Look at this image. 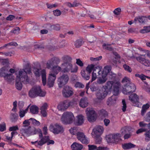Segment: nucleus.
Returning a JSON list of instances; mask_svg holds the SVG:
<instances>
[{
    "label": "nucleus",
    "instance_id": "nucleus-29",
    "mask_svg": "<svg viewBox=\"0 0 150 150\" xmlns=\"http://www.w3.org/2000/svg\"><path fill=\"white\" fill-rule=\"evenodd\" d=\"M136 145L130 142L125 143L122 145L123 148L124 149H129L132 148H134Z\"/></svg>",
    "mask_w": 150,
    "mask_h": 150
},
{
    "label": "nucleus",
    "instance_id": "nucleus-59",
    "mask_svg": "<svg viewBox=\"0 0 150 150\" xmlns=\"http://www.w3.org/2000/svg\"><path fill=\"white\" fill-rule=\"evenodd\" d=\"M84 87V85L80 82H77L76 83V87L83 88Z\"/></svg>",
    "mask_w": 150,
    "mask_h": 150
},
{
    "label": "nucleus",
    "instance_id": "nucleus-61",
    "mask_svg": "<svg viewBox=\"0 0 150 150\" xmlns=\"http://www.w3.org/2000/svg\"><path fill=\"white\" fill-rule=\"evenodd\" d=\"M121 11V8H118L114 11L113 13L115 14L118 15L120 14Z\"/></svg>",
    "mask_w": 150,
    "mask_h": 150
},
{
    "label": "nucleus",
    "instance_id": "nucleus-52",
    "mask_svg": "<svg viewBox=\"0 0 150 150\" xmlns=\"http://www.w3.org/2000/svg\"><path fill=\"white\" fill-rule=\"evenodd\" d=\"M123 67L125 70L129 72H131L132 71V69L131 67L127 64H124L123 66Z\"/></svg>",
    "mask_w": 150,
    "mask_h": 150
},
{
    "label": "nucleus",
    "instance_id": "nucleus-22",
    "mask_svg": "<svg viewBox=\"0 0 150 150\" xmlns=\"http://www.w3.org/2000/svg\"><path fill=\"white\" fill-rule=\"evenodd\" d=\"M88 98L85 97L81 99L79 105L81 107L84 108L88 106Z\"/></svg>",
    "mask_w": 150,
    "mask_h": 150
},
{
    "label": "nucleus",
    "instance_id": "nucleus-60",
    "mask_svg": "<svg viewBox=\"0 0 150 150\" xmlns=\"http://www.w3.org/2000/svg\"><path fill=\"white\" fill-rule=\"evenodd\" d=\"M34 49L35 50H43L44 48V47L43 46L40 45H36L34 46Z\"/></svg>",
    "mask_w": 150,
    "mask_h": 150
},
{
    "label": "nucleus",
    "instance_id": "nucleus-10",
    "mask_svg": "<svg viewBox=\"0 0 150 150\" xmlns=\"http://www.w3.org/2000/svg\"><path fill=\"white\" fill-rule=\"evenodd\" d=\"M60 59L58 57H53L48 60L46 63V68L50 69L54 66L57 65L60 62Z\"/></svg>",
    "mask_w": 150,
    "mask_h": 150
},
{
    "label": "nucleus",
    "instance_id": "nucleus-51",
    "mask_svg": "<svg viewBox=\"0 0 150 150\" xmlns=\"http://www.w3.org/2000/svg\"><path fill=\"white\" fill-rule=\"evenodd\" d=\"M29 119L25 120L23 122V126L24 127H28L30 125V122Z\"/></svg>",
    "mask_w": 150,
    "mask_h": 150
},
{
    "label": "nucleus",
    "instance_id": "nucleus-42",
    "mask_svg": "<svg viewBox=\"0 0 150 150\" xmlns=\"http://www.w3.org/2000/svg\"><path fill=\"white\" fill-rule=\"evenodd\" d=\"M114 94L113 95L117 96L119 93V87L117 86H113Z\"/></svg>",
    "mask_w": 150,
    "mask_h": 150
},
{
    "label": "nucleus",
    "instance_id": "nucleus-3",
    "mask_svg": "<svg viewBox=\"0 0 150 150\" xmlns=\"http://www.w3.org/2000/svg\"><path fill=\"white\" fill-rule=\"evenodd\" d=\"M122 83H127L125 84L123 88L122 92L123 93L126 95H130L135 91L136 89L135 85L130 82L129 78L125 77L122 80Z\"/></svg>",
    "mask_w": 150,
    "mask_h": 150
},
{
    "label": "nucleus",
    "instance_id": "nucleus-45",
    "mask_svg": "<svg viewBox=\"0 0 150 150\" xmlns=\"http://www.w3.org/2000/svg\"><path fill=\"white\" fill-rule=\"evenodd\" d=\"M128 132V131L125 127L122 128L120 130L121 133L120 134H121L122 136Z\"/></svg>",
    "mask_w": 150,
    "mask_h": 150
},
{
    "label": "nucleus",
    "instance_id": "nucleus-35",
    "mask_svg": "<svg viewBox=\"0 0 150 150\" xmlns=\"http://www.w3.org/2000/svg\"><path fill=\"white\" fill-rule=\"evenodd\" d=\"M95 65L93 64L88 65L86 67V71L88 74H90L91 72L93 70Z\"/></svg>",
    "mask_w": 150,
    "mask_h": 150
},
{
    "label": "nucleus",
    "instance_id": "nucleus-8",
    "mask_svg": "<svg viewBox=\"0 0 150 150\" xmlns=\"http://www.w3.org/2000/svg\"><path fill=\"white\" fill-rule=\"evenodd\" d=\"M86 112L87 116V119L89 122H93L96 120L97 115L93 108H87Z\"/></svg>",
    "mask_w": 150,
    "mask_h": 150
},
{
    "label": "nucleus",
    "instance_id": "nucleus-46",
    "mask_svg": "<svg viewBox=\"0 0 150 150\" xmlns=\"http://www.w3.org/2000/svg\"><path fill=\"white\" fill-rule=\"evenodd\" d=\"M6 130V124L4 122L2 124H0V131L2 132Z\"/></svg>",
    "mask_w": 150,
    "mask_h": 150
},
{
    "label": "nucleus",
    "instance_id": "nucleus-16",
    "mask_svg": "<svg viewBox=\"0 0 150 150\" xmlns=\"http://www.w3.org/2000/svg\"><path fill=\"white\" fill-rule=\"evenodd\" d=\"M68 100H65L60 103L57 106V108L59 110L64 111L68 108Z\"/></svg>",
    "mask_w": 150,
    "mask_h": 150
},
{
    "label": "nucleus",
    "instance_id": "nucleus-36",
    "mask_svg": "<svg viewBox=\"0 0 150 150\" xmlns=\"http://www.w3.org/2000/svg\"><path fill=\"white\" fill-rule=\"evenodd\" d=\"M81 74L82 77L86 80H88L90 78V75L88 73L86 75L85 70L82 71L81 72Z\"/></svg>",
    "mask_w": 150,
    "mask_h": 150
},
{
    "label": "nucleus",
    "instance_id": "nucleus-41",
    "mask_svg": "<svg viewBox=\"0 0 150 150\" xmlns=\"http://www.w3.org/2000/svg\"><path fill=\"white\" fill-rule=\"evenodd\" d=\"M96 135V144H100L101 142L102 138L100 137L101 135L98 134Z\"/></svg>",
    "mask_w": 150,
    "mask_h": 150
},
{
    "label": "nucleus",
    "instance_id": "nucleus-38",
    "mask_svg": "<svg viewBox=\"0 0 150 150\" xmlns=\"http://www.w3.org/2000/svg\"><path fill=\"white\" fill-rule=\"evenodd\" d=\"M30 120L32 121V124L34 126H39L40 124V122L36 119L33 118H31L29 119Z\"/></svg>",
    "mask_w": 150,
    "mask_h": 150
},
{
    "label": "nucleus",
    "instance_id": "nucleus-2",
    "mask_svg": "<svg viewBox=\"0 0 150 150\" xmlns=\"http://www.w3.org/2000/svg\"><path fill=\"white\" fill-rule=\"evenodd\" d=\"M41 74L42 79V82L43 85L45 86L47 83V85L49 88H51L54 86V81L56 79L55 74H49L47 81L46 73L45 69H42L41 71Z\"/></svg>",
    "mask_w": 150,
    "mask_h": 150
},
{
    "label": "nucleus",
    "instance_id": "nucleus-49",
    "mask_svg": "<svg viewBox=\"0 0 150 150\" xmlns=\"http://www.w3.org/2000/svg\"><path fill=\"white\" fill-rule=\"evenodd\" d=\"M144 119L146 122H150V111L146 113L144 117Z\"/></svg>",
    "mask_w": 150,
    "mask_h": 150
},
{
    "label": "nucleus",
    "instance_id": "nucleus-15",
    "mask_svg": "<svg viewBox=\"0 0 150 150\" xmlns=\"http://www.w3.org/2000/svg\"><path fill=\"white\" fill-rule=\"evenodd\" d=\"M101 69L98 66L94 67L93 72L92 73V79L91 82L95 80L98 76L100 75L101 73Z\"/></svg>",
    "mask_w": 150,
    "mask_h": 150
},
{
    "label": "nucleus",
    "instance_id": "nucleus-47",
    "mask_svg": "<svg viewBox=\"0 0 150 150\" xmlns=\"http://www.w3.org/2000/svg\"><path fill=\"white\" fill-rule=\"evenodd\" d=\"M20 28L18 27H16L15 28H13L11 31V33L16 34L18 33L20 31Z\"/></svg>",
    "mask_w": 150,
    "mask_h": 150
},
{
    "label": "nucleus",
    "instance_id": "nucleus-4",
    "mask_svg": "<svg viewBox=\"0 0 150 150\" xmlns=\"http://www.w3.org/2000/svg\"><path fill=\"white\" fill-rule=\"evenodd\" d=\"M62 58L64 62L61 64V67L62 69V72H69L71 70V72H75V68L72 70V65L70 63L71 60V58L68 56H66L63 57Z\"/></svg>",
    "mask_w": 150,
    "mask_h": 150
},
{
    "label": "nucleus",
    "instance_id": "nucleus-54",
    "mask_svg": "<svg viewBox=\"0 0 150 150\" xmlns=\"http://www.w3.org/2000/svg\"><path fill=\"white\" fill-rule=\"evenodd\" d=\"M18 129H19L18 126L16 125L10 127L9 129V130L10 131H15L16 130H18Z\"/></svg>",
    "mask_w": 150,
    "mask_h": 150
},
{
    "label": "nucleus",
    "instance_id": "nucleus-7",
    "mask_svg": "<svg viewBox=\"0 0 150 150\" xmlns=\"http://www.w3.org/2000/svg\"><path fill=\"white\" fill-rule=\"evenodd\" d=\"M73 117L74 115L71 112H65L62 115L61 121L62 123L65 125L71 124L73 122Z\"/></svg>",
    "mask_w": 150,
    "mask_h": 150
},
{
    "label": "nucleus",
    "instance_id": "nucleus-44",
    "mask_svg": "<svg viewBox=\"0 0 150 150\" xmlns=\"http://www.w3.org/2000/svg\"><path fill=\"white\" fill-rule=\"evenodd\" d=\"M88 150H98L99 149L98 147H97V146L94 145H88Z\"/></svg>",
    "mask_w": 150,
    "mask_h": 150
},
{
    "label": "nucleus",
    "instance_id": "nucleus-24",
    "mask_svg": "<svg viewBox=\"0 0 150 150\" xmlns=\"http://www.w3.org/2000/svg\"><path fill=\"white\" fill-rule=\"evenodd\" d=\"M51 69H52V72L54 73L53 74H55V76H56V75L60 71L61 72V71L62 70V69L61 67L58 65L52 67ZM60 73L61 74V72Z\"/></svg>",
    "mask_w": 150,
    "mask_h": 150
},
{
    "label": "nucleus",
    "instance_id": "nucleus-21",
    "mask_svg": "<svg viewBox=\"0 0 150 150\" xmlns=\"http://www.w3.org/2000/svg\"><path fill=\"white\" fill-rule=\"evenodd\" d=\"M22 134H26L28 136L32 135L33 129L31 126H29L27 129H22L20 130Z\"/></svg>",
    "mask_w": 150,
    "mask_h": 150
},
{
    "label": "nucleus",
    "instance_id": "nucleus-56",
    "mask_svg": "<svg viewBox=\"0 0 150 150\" xmlns=\"http://www.w3.org/2000/svg\"><path fill=\"white\" fill-rule=\"evenodd\" d=\"M15 18V16L12 15H9L6 17V19L7 21H11Z\"/></svg>",
    "mask_w": 150,
    "mask_h": 150
},
{
    "label": "nucleus",
    "instance_id": "nucleus-25",
    "mask_svg": "<svg viewBox=\"0 0 150 150\" xmlns=\"http://www.w3.org/2000/svg\"><path fill=\"white\" fill-rule=\"evenodd\" d=\"M76 117L77 120L76 122V125L79 126L82 125L84 121L83 116L81 115H77Z\"/></svg>",
    "mask_w": 150,
    "mask_h": 150
},
{
    "label": "nucleus",
    "instance_id": "nucleus-18",
    "mask_svg": "<svg viewBox=\"0 0 150 150\" xmlns=\"http://www.w3.org/2000/svg\"><path fill=\"white\" fill-rule=\"evenodd\" d=\"M147 21V18L146 16H139L135 18L133 22L135 23H145Z\"/></svg>",
    "mask_w": 150,
    "mask_h": 150
},
{
    "label": "nucleus",
    "instance_id": "nucleus-63",
    "mask_svg": "<svg viewBox=\"0 0 150 150\" xmlns=\"http://www.w3.org/2000/svg\"><path fill=\"white\" fill-rule=\"evenodd\" d=\"M146 129H145L140 128L139 129L136 131V133L137 134H139L144 132H146Z\"/></svg>",
    "mask_w": 150,
    "mask_h": 150
},
{
    "label": "nucleus",
    "instance_id": "nucleus-50",
    "mask_svg": "<svg viewBox=\"0 0 150 150\" xmlns=\"http://www.w3.org/2000/svg\"><path fill=\"white\" fill-rule=\"evenodd\" d=\"M12 117L11 118V120L12 122H15L16 121L17 119V115L14 113H11Z\"/></svg>",
    "mask_w": 150,
    "mask_h": 150
},
{
    "label": "nucleus",
    "instance_id": "nucleus-20",
    "mask_svg": "<svg viewBox=\"0 0 150 150\" xmlns=\"http://www.w3.org/2000/svg\"><path fill=\"white\" fill-rule=\"evenodd\" d=\"M114 83V82L113 81H108L107 82L105 85L103 86L102 88H104L105 89L107 92L109 93L112 89Z\"/></svg>",
    "mask_w": 150,
    "mask_h": 150
},
{
    "label": "nucleus",
    "instance_id": "nucleus-30",
    "mask_svg": "<svg viewBox=\"0 0 150 150\" xmlns=\"http://www.w3.org/2000/svg\"><path fill=\"white\" fill-rule=\"evenodd\" d=\"M39 108L35 105H32L30 108V111L33 114H37L38 112Z\"/></svg>",
    "mask_w": 150,
    "mask_h": 150
},
{
    "label": "nucleus",
    "instance_id": "nucleus-62",
    "mask_svg": "<svg viewBox=\"0 0 150 150\" xmlns=\"http://www.w3.org/2000/svg\"><path fill=\"white\" fill-rule=\"evenodd\" d=\"M26 113V112L24 110H20L19 112V115L20 117H23L24 116L25 114Z\"/></svg>",
    "mask_w": 150,
    "mask_h": 150
},
{
    "label": "nucleus",
    "instance_id": "nucleus-58",
    "mask_svg": "<svg viewBox=\"0 0 150 150\" xmlns=\"http://www.w3.org/2000/svg\"><path fill=\"white\" fill-rule=\"evenodd\" d=\"M53 13L55 16H58L61 14V12L59 10L56 9L53 11Z\"/></svg>",
    "mask_w": 150,
    "mask_h": 150
},
{
    "label": "nucleus",
    "instance_id": "nucleus-26",
    "mask_svg": "<svg viewBox=\"0 0 150 150\" xmlns=\"http://www.w3.org/2000/svg\"><path fill=\"white\" fill-rule=\"evenodd\" d=\"M117 96L113 94V95L109 98L107 101L108 105H110L114 104L115 103L117 100Z\"/></svg>",
    "mask_w": 150,
    "mask_h": 150
},
{
    "label": "nucleus",
    "instance_id": "nucleus-23",
    "mask_svg": "<svg viewBox=\"0 0 150 150\" xmlns=\"http://www.w3.org/2000/svg\"><path fill=\"white\" fill-rule=\"evenodd\" d=\"M111 67L110 66L107 65L105 66L101 72V74L104 76H106L108 74L110 73V71L111 70Z\"/></svg>",
    "mask_w": 150,
    "mask_h": 150
},
{
    "label": "nucleus",
    "instance_id": "nucleus-34",
    "mask_svg": "<svg viewBox=\"0 0 150 150\" xmlns=\"http://www.w3.org/2000/svg\"><path fill=\"white\" fill-rule=\"evenodd\" d=\"M84 43V42L82 39L77 40L76 41V47L79 48Z\"/></svg>",
    "mask_w": 150,
    "mask_h": 150
},
{
    "label": "nucleus",
    "instance_id": "nucleus-12",
    "mask_svg": "<svg viewBox=\"0 0 150 150\" xmlns=\"http://www.w3.org/2000/svg\"><path fill=\"white\" fill-rule=\"evenodd\" d=\"M73 90L71 87L67 85L64 87L62 91L64 97L68 98L73 95Z\"/></svg>",
    "mask_w": 150,
    "mask_h": 150
},
{
    "label": "nucleus",
    "instance_id": "nucleus-5",
    "mask_svg": "<svg viewBox=\"0 0 150 150\" xmlns=\"http://www.w3.org/2000/svg\"><path fill=\"white\" fill-rule=\"evenodd\" d=\"M46 94L45 91H42L40 86L33 87L29 91L28 95L32 98H34L38 96L44 97Z\"/></svg>",
    "mask_w": 150,
    "mask_h": 150
},
{
    "label": "nucleus",
    "instance_id": "nucleus-19",
    "mask_svg": "<svg viewBox=\"0 0 150 150\" xmlns=\"http://www.w3.org/2000/svg\"><path fill=\"white\" fill-rule=\"evenodd\" d=\"M136 59L137 61L144 65L147 67L150 66V61L149 60L146 59L140 56L136 57Z\"/></svg>",
    "mask_w": 150,
    "mask_h": 150
},
{
    "label": "nucleus",
    "instance_id": "nucleus-6",
    "mask_svg": "<svg viewBox=\"0 0 150 150\" xmlns=\"http://www.w3.org/2000/svg\"><path fill=\"white\" fill-rule=\"evenodd\" d=\"M62 70L60 73V76L58 78V84L59 87L61 88L65 85L68 82L69 80V77L68 75L66 73L69 72L66 71L62 72Z\"/></svg>",
    "mask_w": 150,
    "mask_h": 150
},
{
    "label": "nucleus",
    "instance_id": "nucleus-53",
    "mask_svg": "<svg viewBox=\"0 0 150 150\" xmlns=\"http://www.w3.org/2000/svg\"><path fill=\"white\" fill-rule=\"evenodd\" d=\"M76 63L81 67H83V63L79 59H76Z\"/></svg>",
    "mask_w": 150,
    "mask_h": 150
},
{
    "label": "nucleus",
    "instance_id": "nucleus-32",
    "mask_svg": "<svg viewBox=\"0 0 150 150\" xmlns=\"http://www.w3.org/2000/svg\"><path fill=\"white\" fill-rule=\"evenodd\" d=\"M102 78H99L97 80V83L99 84H102L105 83L107 81L106 76H104L101 75Z\"/></svg>",
    "mask_w": 150,
    "mask_h": 150
},
{
    "label": "nucleus",
    "instance_id": "nucleus-13",
    "mask_svg": "<svg viewBox=\"0 0 150 150\" xmlns=\"http://www.w3.org/2000/svg\"><path fill=\"white\" fill-rule=\"evenodd\" d=\"M77 138L82 143L87 144L89 143L88 138L86 137L83 132H76Z\"/></svg>",
    "mask_w": 150,
    "mask_h": 150
},
{
    "label": "nucleus",
    "instance_id": "nucleus-57",
    "mask_svg": "<svg viewBox=\"0 0 150 150\" xmlns=\"http://www.w3.org/2000/svg\"><path fill=\"white\" fill-rule=\"evenodd\" d=\"M34 74L37 77H39L40 76L39 69H36L34 71Z\"/></svg>",
    "mask_w": 150,
    "mask_h": 150
},
{
    "label": "nucleus",
    "instance_id": "nucleus-37",
    "mask_svg": "<svg viewBox=\"0 0 150 150\" xmlns=\"http://www.w3.org/2000/svg\"><path fill=\"white\" fill-rule=\"evenodd\" d=\"M145 139L147 142L149 141L150 140V130L146 131L145 133Z\"/></svg>",
    "mask_w": 150,
    "mask_h": 150
},
{
    "label": "nucleus",
    "instance_id": "nucleus-43",
    "mask_svg": "<svg viewBox=\"0 0 150 150\" xmlns=\"http://www.w3.org/2000/svg\"><path fill=\"white\" fill-rule=\"evenodd\" d=\"M51 28L52 29L56 30H59L60 29V26L58 24L51 25Z\"/></svg>",
    "mask_w": 150,
    "mask_h": 150
},
{
    "label": "nucleus",
    "instance_id": "nucleus-48",
    "mask_svg": "<svg viewBox=\"0 0 150 150\" xmlns=\"http://www.w3.org/2000/svg\"><path fill=\"white\" fill-rule=\"evenodd\" d=\"M83 147L81 144L76 142V150H81Z\"/></svg>",
    "mask_w": 150,
    "mask_h": 150
},
{
    "label": "nucleus",
    "instance_id": "nucleus-11",
    "mask_svg": "<svg viewBox=\"0 0 150 150\" xmlns=\"http://www.w3.org/2000/svg\"><path fill=\"white\" fill-rule=\"evenodd\" d=\"M121 137L122 135L120 134L116 133L111 135L108 138L110 139L109 142L117 144L120 143L121 142Z\"/></svg>",
    "mask_w": 150,
    "mask_h": 150
},
{
    "label": "nucleus",
    "instance_id": "nucleus-64",
    "mask_svg": "<svg viewBox=\"0 0 150 150\" xmlns=\"http://www.w3.org/2000/svg\"><path fill=\"white\" fill-rule=\"evenodd\" d=\"M131 135L132 134L128 132L124 135V137L125 139H128L130 138Z\"/></svg>",
    "mask_w": 150,
    "mask_h": 150
},
{
    "label": "nucleus",
    "instance_id": "nucleus-27",
    "mask_svg": "<svg viewBox=\"0 0 150 150\" xmlns=\"http://www.w3.org/2000/svg\"><path fill=\"white\" fill-rule=\"evenodd\" d=\"M103 127L101 126H98L96 128L93 129V131L95 135L97 134L101 135L103 133Z\"/></svg>",
    "mask_w": 150,
    "mask_h": 150
},
{
    "label": "nucleus",
    "instance_id": "nucleus-40",
    "mask_svg": "<svg viewBox=\"0 0 150 150\" xmlns=\"http://www.w3.org/2000/svg\"><path fill=\"white\" fill-rule=\"evenodd\" d=\"M110 44H103V47L105 49L110 51H112L113 50V48L110 47Z\"/></svg>",
    "mask_w": 150,
    "mask_h": 150
},
{
    "label": "nucleus",
    "instance_id": "nucleus-31",
    "mask_svg": "<svg viewBox=\"0 0 150 150\" xmlns=\"http://www.w3.org/2000/svg\"><path fill=\"white\" fill-rule=\"evenodd\" d=\"M4 79L10 82L14 80V77L11 74H8V73L5 76Z\"/></svg>",
    "mask_w": 150,
    "mask_h": 150
},
{
    "label": "nucleus",
    "instance_id": "nucleus-17",
    "mask_svg": "<svg viewBox=\"0 0 150 150\" xmlns=\"http://www.w3.org/2000/svg\"><path fill=\"white\" fill-rule=\"evenodd\" d=\"M129 100L135 105H134V106H137L139 105L138 103H139V98L138 96L136 93H133L130 95L129 96Z\"/></svg>",
    "mask_w": 150,
    "mask_h": 150
},
{
    "label": "nucleus",
    "instance_id": "nucleus-55",
    "mask_svg": "<svg viewBox=\"0 0 150 150\" xmlns=\"http://www.w3.org/2000/svg\"><path fill=\"white\" fill-rule=\"evenodd\" d=\"M122 103L123 105L122 110L123 112H125L126 110L127 107L125 100H122Z\"/></svg>",
    "mask_w": 150,
    "mask_h": 150
},
{
    "label": "nucleus",
    "instance_id": "nucleus-28",
    "mask_svg": "<svg viewBox=\"0 0 150 150\" xmlns=\"http://www.w3.org/2000/svg\"><path fill=\"white\" fill-rule=\"evenodd\" d=\"M8 72L7 67L6 66L2 67L0 69V76L4 77L5 76Z\"/></svg>",
    "mask_w": 150,
    "mask_h": 150
},
{
    "label": "nucleus",
    "instance_id": "nucleus-14",
    "mask_svg": "<svg viewBox=\"0 0 150 150\" xmlns=\"http://www.w3.org/2000/svg\"><path fill=\"white\" fill-rule=\"evenodd\" d=\"M108 93L104 88H102L97 93L96 95L97 98L100 100H102L107 96Z\"/></svg>",
    "mask_w": 150,
    "mask_h": 150
},
{
    "label": "nucleus",
    "instance_id": "nucleus-39",
    "mask_svg": "<svg viewBox=\"0 0 150 150\" xmlns=\"http://www.w3.org/2000/svg\"><path fill=\"white\" fill-rule=\"evenodd\" d=\"M99 113L100 115L103 116L104 117H105L108 115L107 112L104 109L100 110Z\"/></svg>",
    "mask_w": 150,
    "mask_h": 150
},
{
    "label": "nucleus",
    "instance_id": "nucleus-9",
    "mask_svg": "<svg viewBox=\"0 0 150 150\" xmlns=\"http://www.w3.org/2000/svg\"><path fill=\"white\" fill-rule=\"evenodd\" d=\"M50 127L51 131L55 134H62L64 131L63 126L58 123H55L53 125H51Z\"/></svg>",
    "mask_w": 150,
    "mask_h": 150
},
{
    "label": "nucleus",
    "instance_id": "nucleus-33",
    "mask_svg": "<svg viewBox=\"0 0 150 150\" xmlns=\"http://www.w3.org/2000/svg\"><path fill=\"white\" fill-rule=\"evenodd\" d=\"M139 125L141 128L145 129L146 130L148 129V124L145 123L144 121L140 122Z\"/></svg>",
    "mask_w": 150,
    "mask_h": 150
},
{
    "label": "nucleus",
    "instance_id": "nucleus-1",
    "mask_svg": "<svg viewBox=\"0 0 150 150\" xmlns=\"http://www.w3.org/2000/svg\"><path fill=\"white\" fill-rule=\"evenodd\" d=\"M32 73L31 67L29 63H27L22 70L19 71L18 76H17L16 79V87L18 90H21L22 89V82L23 83H26L29 81L27 74Z\"/></svg>",
    "mask_w": 150,
    "mask_h": 150
}]
</instances>
